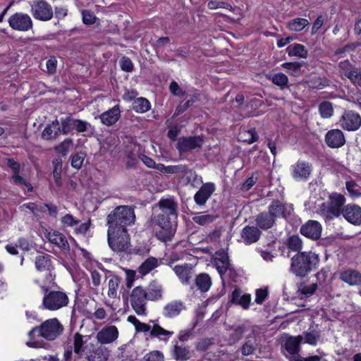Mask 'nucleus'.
Listing matches in <instances>:
<instances>
[{"instance_id":"obj_1","label":"nucleus","mask_w":361,"mask_h":361,"mask_svg":"<svg viewBox=\"0 0 361 361\" xmlns=\"http://www.w3.org/2000/svg\"><path fill=\"white\" fill-rule=\"evenodd\" d=\"M135 214L133 207L121 205L116 207L106 216L108 229L128 230L127 228L135 224Z\"/></svg>"},{"instance_id":"obj_2","label":"nucleus","mask_w":361,"mask_h":361,"mask_svg":"<svg viewBox=\"0 0 361 361\" xmlns=\"http://www.w3.org/2000/svg\"><path fill=\"white\" fill-rule=\"evenodd\" d=\"M171 217L164 214L154 215L150 219V224L155 231L156 236L163 242L171 240L175 233Z\"/></svg>"},{"instance_id":"obj_3","label":"nucleus","mask_w":361,"mask_h":361,"mask_svg":"<svg viewBox=\"0 0 361 361\" xmlns=\"http://www.w3.org/2000/svg\"><path fill=\"white\" fill-rule=\"evenodd\" d=\"M317 256L310 252H300L291 259L290 271L298 276H305L318 262Z\"/></svg>"},{"instance_id":"obj_4","label":"nucleus","mask_w":361,"mask_h":361,"mask_svg":"<svg viewBox=\"0 0 361 361\" xmlns=\"http://www.w3.org/2000/svg\"><path fill=\"white\" fill-rule=\"evenodd\" d=\"M63 326L56 318L49 319L42 322L39 326L33 328L29 333L32 336L35 333L47 341H54L63 334Z\"/></svg>"},{"instance_id":"obj_5","label":"nucleus","mask_w":361,"mask_h":361,"mask_svg":"<svg viewBox=\"0 0 361 361\" xmlns=\"http://www.w3.org/2000/svg\"><path fill=\"white\" fill-rule=\"evenodd\" d=\"M45 291L42 300V306L50 311H56L68 305L69 299L67 294L59 290H49L43 286Z\"/></svg>"},{"instance_id":"obj_6","label":"nucleus","mask_w":361,"mask_h":361,"mask_svg":"<svg viewBox=\"0 0 361 361\" xmlns=\"http://www.w3.org/2000/svg\"><path fill=\"white\" fill-rule=\"evenodd\" d=\"M345 202V197L340 193H332L329 197L327 205L323 203L321 205L322 214L329 219L339 217L343 211V206Z\"/></svg>"},{"instance_id":"obj_7","label":"nucleus","mask_w":361,"mask_h":361,"mask_svg":"<svg viewBox=\"0 0 361 361\" xmlns=\"http://www.w3.org/2000/svg\"><path fill=\"white\" fill-rule=\"evenodd\" d=\"M108 243L114 252L126 251L130 246V236L128 230H107Z\"/></svg>"},{"instance_id":"obj_8","label":"nucleus","mask_w":361,"mask_h":361,"mask_svg":"<svg viewBox=\"0 0 361 361\" xmlns=\"http://www.w3.org/2000/svg\"><path fill=\"white\" fill-rule=\"evenodd\" d=\"M30 12L35 19L41 21L50 20L54 16L51 6L45 0H33L30 4Z\"/></svg>"},{"instance_id":"obj_9","label":"nucleus","mask_w":361,"mask_h":361,"mask_svg":"<svg viewBox=\"0 0 361 361\" xmlns=\"http://www.w3.org/2000/svg\"><path fill=\"white\" fill-rule=\"evenodd\" d=\"M149 300L147 297V290L141 286L134 288L130 294V304L132 308L138 315L146 314V304Z\"/></svg>"},{"instance_id":"obj_10","label":"nucleus","mask_w":361,"mask_h":361,"mask_svg":"<svg viewBox=\"0 0 361 361\" xmlns=\"http://www.w3.org/2000/svg\"><path fill=\"white\" fill-rule=\"evenodd\" d=\"M204 140L201 136L180 137L176 143V149L180 154L192 152L202 147Z\"/></svg>"},{"instance_id":"obj_11","label":"nucleus","mask_w":361,"mask_h":361,"mask_svg":"<svg viewBox=\"0 0 361 361\" xmlns=\"http://www.w3.org/2000/svg\"><path fill=\"white\" fill-rule=\"evenodd\" d=\"M339 125L348 131L357 130L361 126V116L353 111H345L339 120Z\"/></svg>"},{"instance_id":"obj_12","label":"nucleus","mask_w":361,"mask_h":361,"mask_svg":"<svg viewBox=\"0 0 361 361\" xmlns=\"http://www.w3.org/2000/svg\"><path fill=\"white\" fill-rule=\"evenodd\" d=\"M11 28L18 31H28L32 28L33 23L30 16L23 13H16L8 18Z\"/></svg>"},{"instance_id":"obj_13","label":"nucleus","mask_w":361,"mask_h":361,"mask_svg":"<svg viewBox=\"0 0 361 361\" xmlns=\"http://www.w3.org/2000/svg\"><path fill=\"white\" fill-rule=\"evenodd\" d=\"M339 73L348 78L353 83L361 87V70L353 66L348 60L338 63Z\"/></svg>"},{"instance_id":"obj_14","label":"nucleus","mask_w":361,"mask_h":361,"mask_svg":"<svg viewBox=\"0 0 361 361\" xmlns=\"http://www.w3.org/2000/svg\"><path fill=\"white\" fill-rule=\"evenodd\" d=\"M322 228L321 224L313 220H309L300 227V233L312 240H318L321 237Z\"/></svg>"},{"instance_id":"obj_15","label":"nucleus","mask_w":361,"mask_h":361,"mask_svg":"<svg viewBox=\"0 0 361 361\" xmlns=\"http://www.w3.org/2000/svg\"><path fill=\"white\" fill-rule=\"evenodd\" d=\"M85 357L87 361H106L108 354L103 347L90 343L86 345Z\"/></svg>"},{"instance_id":"obj_16","label":"nucleus","mask_w":361,"mask_h":361,"mask_svg":"<svg viewBox=\"0 0 361 361\" xmlns=\"http://www.w3.org/2000/svg\"><path fill=\"white\" fill-rule=\"evenodd\" d=\"M325 142L331 148H340L345 144V137L341 130L333 129L325 135Z\"/></svg>"},{"instance_id":"obj_17","label":"nucleus","mask_w":361,"mask_h":361,"mask_svg":"<svg viewBox=\"0 0 361 361\" xmlns=\"http://www.w3.org/2000/svg\"><path fill=\"white\" fill-rule=\"evenodd\" d=\"M342 215L346 221L353 225L361 224V207L357 204H349L345 206Z\"/></svg>"},{"instance_id":"obj_18","label":"nucleus","mask_w":361,"mask_h":361,"mask_svg":"<svg viewBox=\"0 0 361 361\" xmlns=\"http://www.w3.org/2000/svg\"><path fill=\"white\" fill-rule=\"evenodd\" d=\"M118 337L116 326L111 325L105 326L96 336L97 341L101 344H109L114 342Z\"/></svg>"},{"instance_id":"obj_19","label":"nucleus","mask_w":361,"mask_h":361,"mask_svg":"<svg viewBox=\"0 0 361 361\" xmlns=\"http://www.w3.org/2000/svg\"><path fill=\"white\" fill-rule=\"evenodd\" d=\"M214 190L215 185L214 183H204L194 196L195 203L199 206L204 205Z\"/></svg>"},{"instance_id":"obj_20","label":"nucleus","mask_w":361,"mask_h":361,"mask_svg":"<svg viewBox=\"0 0 361 361\" xmlns=\"http://www.w3.org/2000/svg\"><path fill=\"white\" fill-rule=\"evenodd\" d=\"M261 235L262 232L258 227L255 226H246L243 228L240 237L245 244L250 245L257 242Z\"/></svg>"},{"instance_id":"obj_21","label":"nucleus","mask_w":361,"mask_h":361,"mask_svg":"<svg viewBox=\"0 0 361 361\" xmlns=\"http://www.w3.org/2000/svg\"><path fill=\"white\" fill-rule=\"evenodd\" d=\"M158 206L161 210L159 214H164V216L173 219L177 218L178 204L173 200L162 199L159 202Z\"/></svg>"},{"instance_id":"obj_22","label":"nucleus","mask_w":361,"mask_h":361,"mask_svg":"<svg viewBox=\"0 0 361 361\" xmlns=\"http://www.w3.org/2000/svg\"><path fill=\"white\" fill-rule=\"evenodd\" d=\"M173 271L183 284L187 285L190 283L193 274L191 264H184L182 265H176L173 267Z\"/></svg>"},{"instance_id":"obj_23","label":"nucleus","mask_w":361,"mask_h":361,"mask_svg":"<svg viewBox=\"0 0 361 361\" xmlns=\"http://www.w3.org/2000/svg\"><path fill=\"white\" fill-rule=\"evenodd\" d=\"M302 341V336H286L283 347L290 354V355H294L299 353L300 350V345Z\"/></svg>"},{"instance_id":"obj_24","label":"nucleus","mask_w":361,"mask_h":361,"mask_svg":"<svg viewBox=\"0 0 361 361\" xmlns=\"http://www.w3.org/2000/svg\"><path fill=\"white\" fill-rule=\"evenodd\" d=\"M156 169L164 173L167 174H179L185 176L191 171L188 169L185 164L164 166L161 164H157Z\"/></svg>"},{"instance_id":"obj_25","label":"nucleus","mask_w":361,"mask_h":361,"mask_svg":"<svg viewBox=\"0 0 361 361\" xmlns=\"http://www.w3.org/2000/svg\"><path fill=\"white\" fill-rule=\"evenodd\" d=\"M340 279L350 286L361 284V273L355 269H348L343 271L340 274Z\"/></svg>"},{"instance_id":"obj_26","label":"nucleus","mask_w":361,"mask_h":361,"mask_svg":"<svg viewBox=\"0 0 361 361\" xmlns=\"http://www.w3.org/2000/svg\"><path fill=\"white\" fill-rule=\"evenodd\" d=\"M185 309V307L181 301H172L164 307L163 314L167 318H173L179 315Z\"/></svg>"},{"instance_id":"obj_27","label":"nucleus","mask_w":361,"mask_h":361,"mask_svg":"<svg viewBox=\"0 0 361 361\" xmlns=\"http://www.w3.org/2000/svg\"><path fill=\"white\" fill-rule=\"evenodd\" d=\"M61 133V126L57 119L48 124L42 133V138L46 140H55Z\"/></svg>"},{"instance_id":"obj_28","label":"nucleus","mask_w":361,"mask_h":361,"mask_svg":"<svg viewBox=\"0 0 361 361\" xmlns=\"http://www.w3.org/2000/svg\"><path fill=\"white\" fill-rule=\"evenodd\" d=\"M192 352L190 348L175 344L171 350V355L176 361H187L192 357Z\"/></svg>"},{"instance_id":"obj_29","label":"nucleus","mask_w":361,"mask_h":361,"mask_svg":"<svg viewBox=\"0 0 361 361\" xmlns=\"http://www.w3.org/2000/svg\"><path fill=\"white\" fill-rule=\"evenodd\" d=\"M251 297L250 294L241 295V291L239 289H235L231 295L230 302L241 306L244 310L250 307Z\"/></svg>"},{"instance_id":"obj_30","label":"nucleus","mask_w":361,"mask_h":361,"mask_svg":"<svg viewBox=\"0 0 361 361\" xmlns=\"http://www.w3.org/2000/svg\"><path fill=\"white\" fill-rule=\"evenodd\" d=\"M257 341L254 334L248 335L240 347V352L244 356L253 355L257 349Z\"/></svg>"},{"instance_id":"obj_31","label":"nucleus","mask_w":361,"mask_h":361,"mask_svg":"<svg viewBox=\"0 0 361 361\" xmlns=\"http://www.w3.org/2000/svg\"><path fill=\"white\" fill-rule=\"evenodd\" d=\"M119 117L120 109L118 106H114L99 116L101 122L108 126L114 125L118 120Z\"/></svg>"},{"instance_id":"obj_32","label":"nucleus","mask_w":361,"mask_h":361,"mask_svg":"<svg viewBox=\"0 0 361 361\" xmlns=\"http://www.w3.org/2000/svg\"><path fill=\"white\" fill-rule=\"evenodd\" d=\"M214 263L219 274L222 276L230 269V262L228 257L222 252H216Z\"/></svg>"},{"instance_id":"obj_33","label":"nucleus","mask_w":361,"mask_h":361,"mask_svg":"<svg viewBox=\"0 0 361 361\" xmlns=\"http://www.w3.org/2000/svg\"><path fill=\"white\" fill-rule=\"evenodd\" d=\"M255 222L259 229L267 230L274 226L276 220L268 212H261L257 215Z\"/></svg>"},{"instance_id":"obj_34","label":"nucleus","mask_w":361,"mask_h":361,"mask_svg":"<svg viewBox=\"0 0 361 361\" xmlns=\"http://www.w3.org/2000/svg\"><path fill=\"white\" fill-rule=\"evenodd\" d=\"M293 176L298 179H306L311 173V166L307 163L298 161L293 166Z\"/></svg>"},{"instance_id":"obj_35","label":"nucleus","mask_w":361,"mask_h":361,"mask_svg":"<svg viewBox=\"0 0 361 361\" xmlns=\"http://www.w3.org/2000/svg\"><path fill=\"white\" fill-rule=\"evenodd\" d=\"M286 207L279 200L271 202L268 208V213L276 220L279 217H286Z\"/></svg>"},{"instance_id":"obj_36","label":"nucleus","mask_w":361,"mask_h":361,"mask_svg":"<svg viewBox=\"0 0 361 361\" xmlns=\"http://www.w3.org/2000/svg\"><path fill=\"white\" fill-rule=\"evenodd\" d=\"M51 257L47 254L40 255L36 257L35 264V267L39 271H47L50 273L52 269L51 261Z\"/></svg>"},{"instance_id":"obj_37","label":"nucleus","mask_w":361,"mask_h":361,"mask_svg":"<svg viewBox=\"0 0 361 361\" xmlns=\"http://www.w3.org/2000/svg\"><path fill=\"white\" fill-rule=\"evenodd\" d=\"M47 238L50 243L59 246L64 250L68 251L70 250L68 240L63 234L58 231H54L48 233Z\"/></svg>"},{"instance_id":"obj_38","label":"nucleus","mask_w":361,"mask_h":361,"mask_svg":"<svg viewBox=\"0 0 361 361\" xmlns=\"http://www.w3.org/2000/svg\"><path fill=\"white\" fill-rule=\"evenodd\" d=\"M159 265L158 259L155 257H150L147 258L138 268V272L142 276L149 274L152 270L157 267Z\"/></svg>"},{"instance_id":"obj_39","label":"nucleus","mask_w":361,"mask_h":361,"mask_svg":"<svg viewBox=\"0 0 361 361\" xmlns=\"http://www.w3.org/2000/svg\"><path fill=\"white\" fill-rule=\"evenodd\" d=\"M195 284L201 292H207L212 286V280L208 274H200L196 276Z\"/></svg>"},{"instance_id":"obj_40","label":"nucleus","mask_w":361,"mask_h":361,"mask_svg":"<svg viewBox=\"0 0 361 361\" xmlns=\"http://www.w3.org/2000/svg\"><path fill=\"white\" fill-rule=\"evenodd\" d=\"M173 334V331H167L157 324H154L150 331L152 337H157L163 341H167Z\"/></svg>"},{"instance_id":"obj_41","label":"nucleus","mask_w":361,"mask_h":361,"mask_svg":"<svg viewBox=\"0 0 361 361\" xmlns=\"http://www.w3.org/2000/svg\"><path fill=\"white\" fill-rule=\"evenodd\" d=\"M289 56H298L302 59H306L307 56V51L305 46L300 44H294L289 46L286 49Z\"/></svg>"},{"instance_id":"obj_42","label":"nucleus","mask_w":361,"mask_h":361,"mask_svg":"<svg viewBox=\"0 0 361 361\" xmlns=\"http://www.w3.org/2000/svg\"><path fill=\"white\" fill-rule=\"evenodd\" d=\"M74 353L80 357L85 355L86 353V345H84L83 337L79 333H76L73 337Z\"/></svg>"},{"instance_id":"obj_43","label":"nucleus","mask_w":361,"mask_h":361,"mask_svg":"<svg viewBox=\"0 0 361 361\" xmlns=\"http://www.w3.org/2000/svg\"><path fill=\"white\" fill-rule=\"evenodd\" d=\"M199 99V94H194L190 96V98L185 102H181L176 109L175 114L179 115L186 111L196 101Z\"/></svg>"},{"instance_id":"obj_44","label":"nucleus","mask_w":361,"mask_h":361,"mask_svg":"<svg viewBox=\"0 0 361 361\" xmlns=\"http://www.w3.org/2000/svg\"><path fill=\"white\" fill-rule=\"evenodd\" d=\"M162 296V288L161 286L152 283L149 285L147 291V297L149 300H156Z\"/></svg>"},{"instance_id":"obj_45","label":"nucleus","mask_w":361,"mask_h":361,"mask_svg":"<svg viewBox=\"0 0 361 361\" xmlns=\"http://www.w3.org/2000/svg\"><path fill=\"white\" fill-rule=\"evenodd\" d=\"M121 283V278L116 275L113 276L109 281V290L107 295L111 298H117V290Z\"/></svg>"},{"instance_id":"obj_46","label":"nucleus","mask_w":361,"mask_h":361,"mask_svg":"<svg viewBox=\"0 0 361 361\" xmlns=\"http://www.w3.org/2000/svg\"><path fill=\"white\" fill-rule=\"evenodd\" d=\"M54 166L53 176L54 178L55 183L57 186L61 187L62 185V180L61 173L62 171V161L56 159L52 161Z\"/></svg>"},{"instance_id":"obj_47","label":"nucleus","mask_w":361,"mask_h":361,"mask_svg":"<svg viewBox=\"0 0 361 361\" xmlns=\"http://www.w3.org/2000/svg\"><path fill=\"white\" fill-rule=\"evenodd\" d=\"M309 25V22L305 18H295L288 23L289 30L295 32L302 30L306 26Z\"/></svg>"},{"instance_id":"obj_48","label":"nucleus","mask_w":361,"mask_h":361,"mask_svg":"<svg viewBox=\"0 0 361 361\" xmlns=\"http://www.w3.org/2000/svg\"><path fill=\"white\" fill-rule=\"evenodd\" d=\"M150 108L149 102L143 97L136 99L133 104V109L140 113H145Z\"/></svg>"},{"instance_id":"obj_49","label":"nucleus","mask_w":361,"mask_h":361,"mask_svg":"<svg viewBox=\"0 0 361 361\" xmlns=\"http://www.w3.org/2000/svg\"><path fill=\"white\" fill-rule=\"evenodd\" d=\"M216 219V216L212 214H195L192 219L199 225L206 226L212 223Z\"/></svg>"},{"instance_id":"obj_50","label":"nucleus","mask_w":361,"mask_h":361,"mask_svg":"<svg viewBox=\"0 0 361 361\" xmlns=\"http://www.w3.org/2000/svg\"><path fill=\"white\" fill-rule=\"evenodd\" d=\"M286 245L290 250L294 252H300L302 247V240L297 235L290 236L287 240Z\"/></svg>"},{"instance_id":"obj_51","label":"nucleus","mask_w":361,"mask_h":361,"mask_svg":"<svg viewBox=\"0 0 361 361\" xmlns=\"http://www.w3.org/2000/svg\"><path fill=\"white\" fill-rule=\"evenodd\" d=\"M319 111L321 116L324 118L331 117L334 113V107L331 102L324 101L319 105Z\"/></svg>"},{"instance_id":"obj_52","label":"nucleus","mask_w":361,"mask_h":361,"mask_svg":"<svg viewBox=\"0 0 361 361\" xmlns=\"http://www.w3.org/2000/svg\"><path fill=\"white\" fill-rule=\"evenodd\" d=\"M73 145V141L71 138H66L59 145H56L54 147L55 151L63 155V157L66 156L70 151V149Z\"/></svg>"},{"instance_id":"obj_53","label":"nucleus","mask_w":361,"mask_h":361,"mask_svg":"<svg viewBox=\"0 0 361 361\" xmlns=\"http://www.w3.org/2000/svg\"><path fill=\"white\" fill-rule=\"evenodd\" d=\"M258 136L255 129L245 130L239 134V140L249 144L256 142Z\"/></svg>"},{"instance_id":"obj_54","label":"nucleus","mask_w":361,"mask_h":361,"mask_svg":"<svg viewBox=\"0 0 361 361\" xmlns=\"http://www.w3.org/2000/svg\"><path fill=\"white\" fill-rule=\"evenodd\" d=\"M11 178L15 185L18 186H24L25 188H27L28 192L32 191L33 188L31 183L29 181H27L24 177H23L20 174V172L16 174L11 175Z\"/></svg>"},{"instance_id":"obj_55","label":"nucleus","mask_w":361,"mask_h":361,"mask_svg":"<svg viewBox=\"0 0 361 361\" xmlns=\"http://www.w3.org/2000/svg\"><path fill=\"white\" fill-rule=\"evenodd\" d=\"M128 321L134 325L137 331L150 332L151 331L152 327L149 325L140 322L135 316H129Z\"/></svg>"},{"instance_id":"obj_56","label":"nucleus","mask_w":361,"mask_h":361,"mask_svg":"<svg viewBox=\"0 0 361 361\" xmlns=\"http://www.w3.org/2000/svg\"><path fill=\"white\" fill-rule=\"evenodd\" d=\"M271 81L274 84L279 86L281 89H283L287 86L288 82V77L281 73L274 74L271 78Z\"/></svg>"},{"instance_id":"obj_57","label":"nucleus","mask_w":361,"mask_h":361,"mask_svg":"<svg viewBox=\"0 0 361 361\" xmlns=\"http://www.w3.org/2000/svg\"><path fill=\"white\" fill-rule=\"evenodd\" d=\"M85 157V152H80L75 153L72 156L71 166L76 169H80L82 167Z\"/></svg>"},{"instance_id":"obj_58","label":"nucleus","mask_w":361,"mask_h":361,"mask_svg":"<svg viewBox=\"0 0 361 361\" xmlns=\"http://www.w3.org/2000/svg\"><path fill=\"white\" fill-rule=\"evenodd\" d=\"M72 126L79 133L86 132L91 128L89 123L79 119L73 120Z\"/></svg>"},{"instance_id":"obj_59","label":"nucleus","mask_w":361,"mask_h":361,"mask_svg":"<svg viewBox=\"0 0 361 361\" xmlns=\"http://www.w3.org/2000/svg\"><path fill=\"white\" fill-rule=\"evenodd\" d=\"M142 361H164V357L161 352L153 350L146 354Z\"/></svg>"},{"instance_id":"obj_60","label":"nucleus","mask_w":361,"mask_h":361,"mask_svg":"<svg viewBox=\"0 0 361 361\" xmlns=\"http://www.w3.org/2000/svg\"><path fill=\"white\" fill-rule=\"evenodd\" d=\"M305 343L314 345L317 344L319 335L314 331H307L302 335Z\"/></svg>"},{"instance_id":"obj_61","label":"nucleus","mask_w":361,"mask_h":361,"mask_svg":"<svg viewBox=\"0 0 361 361\" xmlns=\"http://www.w3.org/2000/svg\"><path fill=\"white\" fill-rule=\"evenodd\" d=\"M245 331V327L244 325L237 326L234 328L233 332L231 334V340L235 343L240 341Z\"/></svg>"},{"instance_id":"obj_62","label":"nucleus","mask_w":361,"mask_h":361,"mask_svg":"<svg viewBox=\"0 0 361 361\" xmlns=\"http://www.w3.org/2000/svg\"><path fill=\"white\" fill-rule=\"evenodd\" d=\"M82 21L85 25H92L95 23L97 20V17L95 16V15L88 10L82 11Z\"/></svg>"},{"instance_id":"obj_63","label":"nucleus","mask_w":361,"mask_h":361,"mask_svg":"<svg viewBox=\"0 0 361 361\" xmlns=\"http://www.w3.org/2000/svg\"><path fill=\"white\" fill-rule=\"evenodd\" d=\"M302 66V63L301 62H287L282 64V66L285 69L291 72L293 74L298 73Z\"/></svg>"},{"instance_id":"obj_64","label":"nucleus","mask_w":361,"mask_h":361,"mask_svg":"<svg viewBox=\"0 0 361 361\" xmlns=\"http://www.w3.org/2000/svg\"><path fill=\"white\" fill-rule=\"evenodd\" d=\"M321 357L318 355L310 356L308 357H302L300 355L296 354L290 355L289 361H320Z\"/></svg>"}]
</instances>
